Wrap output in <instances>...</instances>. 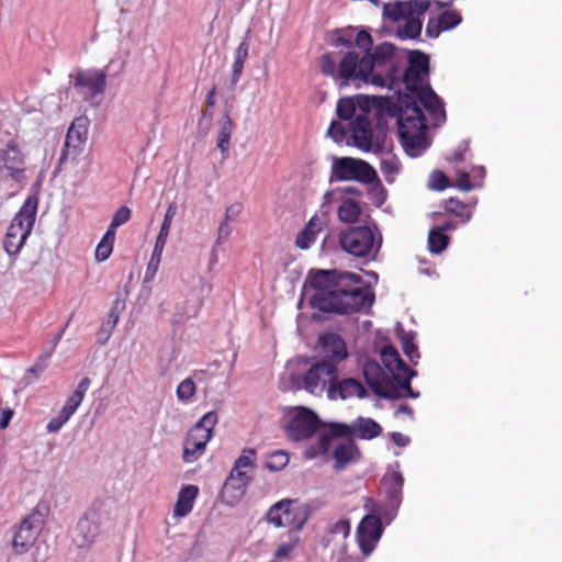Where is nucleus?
I'll use <instances>...</instances> for the list:
<instances>
[{
    "label": "nucleus",
    "mask_w": 562,
    "mask_h": 562,
    "mask_svg": "<svg viewBox=\"0 0 562 562\" xmlns=\"http://www.w3.org/2000/svg\"><path fill=\"white\" fill-rule=\"evenodd\" d=\"M373 102L376 103L380 119L383 114L397 119L401 143L412 157L419 156L429 146L426 135V117L419 103L435 121H446L443 102L428 83L413 93L398 95L396 101H392L390 98L373 97Z\"/></svg>",
    "instance_id": "nucleus-1"
},
{
    "label": "nucleus",
    "mask_w": 562,
    "mask_h": 562,
    "mask_svg": "<svg viewBox=\"0 0 562 562\" xmlns=\"http://www.w3.org/2000/svg\"><path fill=\"white\" fill-rule=\"evenodd\" d=\"M311 286L317 290L312 304L323 312L352 314L371 307L374 293L364 285L361 276L337 270H317L311 278Z\"/></svg>",
    "instance_id": "nucleus-2"
},
{
    "label": "nucleus",
    "mask_w": 562,
    "mask_h": 562,
    "mask_svg": "<svg viewBox=\"0 0 562 562\" xmlns=\"http://www.w3.org/2000/svg\"><path fill=\"white\" fill-rule=\"evenodd\" d=\"M395 46L390 43L378 45L373 53L360 56L355 50L347 52L338 65L340 86L351 82L356 86L371 83L375 87L393 89L397 83L396 66L393 61Z\"/></svg>",
    "instance_id": "nucleus-3"
},
{
    "label": "nucleus",
    "mask_w": 562,
    "mask_h": 562,
    "mask_svg": "<svg viewBox=\"0 0 562 562\" xmlns=\"http://www.w3.org/2000/svg\"><path fill=\"white\" fill-rule=\"evenodd\" d=\"M37 206V196L30 195L13 217L3 240V247L8 255L14 256L22 249L34 226Z\"/></svg>",
    "instance_id": "nucleus-4"
},
{
    "label": "nucleus",
    "mask_w": 562,
    "mask_h": 562,
    "mask_svg": "<svg viewBox=\"0 0 562 562\" xmlns=\"http://www.w3.org/2000/svg\"><path fill=\"white\" fill-rule=\"evenodd\" d=\"M341 248L358 258L374 259L382 245V237L375 240L374 233L368 225L350 227L339 235Z\"/></svg>",
    "instance_id": "nucleus-5"
},
{
    "label": "nucleus",
    "mask_w": 562,
    "mask_h": 562,
    "mask_svg": "<svg viewBox=\"0 0 562 562\" xmlns=\"http://www.w3.org/2000/svg\"><path fill=\"white\" fill-rule=\"evenodd\" d=\"M364 508L368 510V514L361 519L357 528V541L361 552L364 555H369L374 550L383 532L381 516L390 517V515L382 512L381 506L371 497L366 498Z\"/></svg>",
    "instance_id": "nucleus-6"
},
{
    "label": "nucleus",
    "mask_w": 562,
    "mask_h": 562,
    "mask_svg": "<svg viewBox=\"0 0 562 562\" xmlns=\"http://www.w3.org/2000/svg\"><path fill=\"white\" fill-rule=\"evenodd\" d=\"M338 368L326 360L316 361L305 374H292L290 381L293 387H303L311 394H321L334 380H337Z\"/></svg>",
    "instance_id": "nucleus-7"
},
{
    "label": "nucleus",
    "mask_w": 562,
    "mask_h": 562,
    "mask_svg": "<svg viewBox=\"0 0 562 562\" xmlns=\"http://www.w3.org/2000/svg\"><path fill=\"white\" fill-rule=\"evenodd\" d=\"M350 132L353 145L362 151L380 154L384 150L386 130L379 122L373 131L367 113L356 115L350 123Z\"/></svg>",
    "instance_id": "nucleus-8"
},
{
    "label": "nucleus",
    "mask_w": 562,
    "mask_h": 562,
    "mask_svg": "<svg viewBox=\"0 0 562 562\" xmlns=\"http://www.w3.org/2000/svg\"><path fill=\"white\" fill-rule=\"evenodd\" d=\"M216 424L217 414L209 412L188 431L183 443L184 462H194L204 453Z\"/></svg>",
    "instance_id": "nucleus-9"
},
{
    "label": "nucleus",
    "mask_w": 562,
    "mask_h": 562,
    "mask_svg": "<svg viewBox=\"0 0 562 562\" xmlns=\"http://www.w3.org/2000/svg\"><path fill=\"white\" fill-rule=\"evenodd\" d=\"M378 179L374 168L362 159L352 157H334L330 171V181H358L372 183Z\"/></svg>",
    "instance_id": "nucleus-10"
},
{
    "label": "nucleus",
    "mask_w": 562,
    "mask_h": 562,
    "mask_svg": "<svg viewBox=\"0 0 562 562\" xmlns=\"http://www.w3.org/2000/svg\"><path fill=\"white\" fill-rule=\"evenodd\" d=\"M0 175L18 184L26 179V158L13 137L0 147Z\"/></svg>",
    "instance_id": "nucleus-11"
},
{
    "label": "nucleus",
    "mask_w": 562,
    "mask_h": 562,
    "mask_svg": "<svg viewBox=\"0 0 562 562\" xmlns=\"http://www.w3.org/2000/svg\"><path fill=\"white\" fill-rule=\"evenodd\" d=\"M322 422L317 414L303 406L295 407L285 425V432L293 441L310 439L321 428Z\"/></svg>",
    "instance_id": "nucleus-12"
},
{
    "label": "nucleus",
    "mask_w": 562,
    "mask_h": 562,
    "mask_svg": "<svg viewBox=\"0 0 562 562\" xmlns=\"http://www.w3.org/2000/svg\"><path fill=\"white\" fill-rule=\"evenodd\" d=\"M364 379L373 393L382 398L395 400L402 397V393L380 364L367 362L363 367Z\"/></svg>",
    "instance_id": "nucleus-13"
},
{
    "label": "nucleus",
    "mask_w": 562,
    "mask_h": 562,
    "mask_svg": "<svg viewBox=\"0 0 562 562\" xmlns=\"http://www.w3.org/2000/svg\"><path fill=\"white\" fill-rule=\"evenodd\" d=\"M43 524V516L37 510L32 512L21 521L12 540V547L15 553L23 554L32 548Z\"/></svg>",
    "instance_id": "nucleus-14"
},
{
    "label": "nucleus",
    "mask_w": 562,
    "mask_h": 562,
    "mask_svg": "<svg viewBox=\"0 0 562 562\" xmlns=\"http://www.w3.org/2000/svg\"><path fill=\"white\" fill-rule=\"evenodd\" d=\"M428 56L419 50L411 52L408 56V67L403 75V82L408 91L407 93H413L425 88L424 76L428 75Z\"/></svg>",
    "instance_id": "nucleus-15"
},
{
    "label": "nucleus",
    "mask_w": 562,
    "mask_h": 562,
    "mask_svg": "<svg viewBox=\"0 0 562 562\" xmlns=\"http://www.w3.org/2000/svg\"><path fill=\"white\" fill-rule=\"evenodd\" d=\"M404 477L401 472L386 473L381 480V488L385 494V503L381 505L382 512L390 515V519L396 514L402 502ZM380 506V504H378Z\"/></svg>",
    "instance_id": "nucleus-16"
},
{
    "label": "nucleus",
    "mask_w": 562,
    "mask_h": 562,
    "mask_svg": "<svg viewBox=\"0 0 562 562\" xmlns=\"http://www.w3.org/2000/svg\"><path fill=\"white\" fill-rule=\"evenodd\" d=\"M75 88L81 89L83 99L92 100L104 92L106 87V74L103 70L88 69L79 71L75 77Z\"/></svg>",
    "instance_id": "nucleus-17"
},
{
    "label": "nucleus",
    "mask_w": 562,
    "mask_h": 562,
    "mask_svg": "<svg viewBox=\"0 0 562 562\" xmlns=\"http://www.w3.org/2000/svg\"><path fill=\"white\" fill-rule=\"evenodd\" d=\"M293 502L282 499L271 506L267 513V519L276 527H292L295 531L300 530L303 520L296 518V512L292 508Z\"/></svg>",
    "instance_id": "nucleus-18"
},
{
    "label": "nucleus",
    "mask_w": 562,
    "mask_h": 562,
    "mask_svg": "<svg viewBox=\"0 0 562 562\" xmlns=\"http://www.w3.org/2000/svg\"><path fill=\"white\" fill-rule=\"evenodd\" d=\"M428 8L429 2L424 0L395 1L384 4L383 13L390 21L398 22L409 15H422Z\"/></svg>",
    "instance_id": "nucleus-19"
},
{
    "label": "nucleus",
    "mask_w": 562,
    "mask_h": 562,
    "mask_svg": "<svg viewBox=\"0 0 562 562\" xmlns=\"http://www.w3.org/2000/svg\"><path fill=\"white\" fill-rule=\"evenodd\" d=\"M367 396V390L363 384L353 378H345L342 380H334L327 387V397L329 400L340 398L342 401L358 397L363 398Z\"/></svg>",
    "instance_id": "nucleus-20"
},
{
    "label": "nucleus",
    "mask_w": 562,
    "mask_h": 562,
    "mask_svg": "<svg viewBox=\"0 0 562 562\" xmlns=\"http://www.w3.org/2000/svg\"><path fill=\"white\" fill-rule=\"evenodd\" d=\"M318 342L323 355L322 360L333 362L336 367L348 356L346 342L338 334H323L319 336Z\"/></svg>",
    "instance_id": "nucleus-21"
},
{
    "label": "nucleus",
    "mask_w": 562,
    "mask_h": 562,
    "mask_svg": "<svg viewBox=\"0 0 562 562\" xmlns=\"http://www.w3.org/2000/svg\"><path fill=\"white\" fill-rule=\"evenodd\" d=\"M79 121L71 123L67 131L60 162L67 161L69 157L75 159L82 151V146L87 139V128Z\"/></svg>",
    "instance_id": "nucleus-22"
},
{
    "label": "nucleus",
    "mask_w": 562,
    "mask_h": 562,
    "mask_svg": "<svg viewBox=\"0 0 562 562\" xmlns=\"http://www.w3.org/2000/svg\"><path fill=\"white\" fill-rule=\"evenodd\" d=\"M249 480L246 472L233 468L223 485L222 497L228 498L229 503L239 499L244 495Z\"/></svg>",
    "instance_id": "nucleus-23"
},
{
    "label": "nucleus",
    "mask_w": 562,
    "mask_h": 562,
    "mask_svg": "<svg viewBox=\"0 0 562 562\" xmlns=\"http://www.w3.org/2000/svg\"><path fill=\"white\" fill-rule=\"evenodd\" d=\"M462 21V16L458 11L447 10L441 12L437 19H430L426 25V34L436 38L441 32L449 31Z\"/></svg>",
    "instance_id": "nucleus-24"
},
{
    "label": "nucleus",
    "mask_w": 562,
    "mask_h": 562,
    "mask_svg": "<svg viewBox=\"0 0 562 562\" xmlns=\"http://www.w3.org/2000/svg\"><path fill=\"white\" fill-rule=\"evenodd\" d=\"M381 360L394 381L398 379V375L406 374L412 371V369L402 360L397 350L392 346H386L381 350Z\"/></svg>",
    "instance_id": "nucleus-25"
},
{
    "label": "nucleus",
    "mask_w": 562,
    "mask_h": 562,
    "mask_svg": "<svg viewBox=\"0 0 562 562\" xmlns=\"http://www.w3.org/2000/svg\"><path fill=\"white\" fill-rule=\"evenodd\" d=\"M323 225L324 223L318 216H312L297 234L295 246L303 250L308 249L315 243L317 235L322 232Z\"/></svg>",
    "instance_id": "nucleus-26"
},
{
    "label": "nucleus",
    "mask_w": 562,
    "mask_h": 562,
    "mask_svg": "<svg viewBox=\"0 0 562 562\" xmlns=\"http://www.w3.org/2000/svg\"><path fill=\"white\" fill-rule=\"evenodd\" d=\"M76 541L79 547L91 544L100 532V525L88 515L82 517L76 528Z\"/></svg>",
    "instance_id": "nucleus-27"
},
{
    "label": "nucleus",
    "mask_w": 562,
    "mask_h": 562,
    "mask_svg": "<svg viewBox=\"0 0 562 562\" xmlns=\"http://www.w3.org/2000/svg\"><path fill=\"white\" fill-rule=\"evenodd\" d=\"M199 495V487L196 485L183 486L179 494L173 508V515L176 517H186L190 514L193 508L194 501Z\"/></svg>",
    "instance_id": "nucleus-28"
},
{
    "label": "nucleus",
    "mask_w": 562,
    "mask_h": 562,
    "mask_svg": "<svg viewBox=\"0 0 562 562\" xmlns=\"http://www.w3.org/2000/svg\"><path fill=\"white\" fill-rule=\"evenodd\" d=\"M333 457L335 460L334 469L336 471H340V470L345 469L349 462L359 459L360 451H359L357 445L350 440V441L338 445L334 449Z\"/></svg>",
    "instance_id": "nucleus-29"
},
{
    "label": "nucleus",
    "mask_w": 562,
    "mask_h": 562,
    "mask_svg": "<svg viewBox=\"0 0 562 562\" xmlns=\"http://www.w3.org/2000/svg\"><path fill=\"white\" fill-rule=\"evenodd\" d=\"M356 436L359 439L371 440L382 432V427L372 418L358 417L353 423Z\"/></svg>",
    "instance_id": "nucleus-30"
},
{
    "label": "nucleus",
    "mask_w": 562,
    "mask_h": 562,
    "mask_svg": "<svg viewBox=\"0 0 562 562\" xmlns=\"http://www.w3.org/2000/svg\"><path fill=\"white\" fill-rule=\"evenodd\" d=\"M472 205L464 203L457 198H449L445 202V211L458 220V223L465 224L472 217Z\"/></svg>",
    "instance_id": "nucleus-31"
},
{
    "label": "nucleus",
    "mask_w": 562,
    "mask_h": 562,
    "mask_svg": "<svg viewBox=\"0 0 562 562\" xmlns=\"http://www.w3.org/2000/svg\"><path fill=\"white\" fill-rule=\"evenodd\" d=\"M120 318L119 308H117V302L110 308L108 313V318L105 322L102 323L100 326L98 333H97V339L99 345H105L108 340L110 339L112 331L114 330L117 322Z\"/></svg>",
    "instance_id": "nucleus-32"
},
{
    "label": "nucleus",
    "mask_w": 562,
    "mask_h": 562,
    "mask_svg": "<svg viewBox=\"0 0 562 562\" xmlns=\"http://www.w3.org/2000/svg\"><path fill=\"white\" fill-rule=\"evenodd\" d=\"M337 214L341 222L353 224L361 215V207L358 202L351 199H346L339 205Z\"/></svg>",
    "instance_id": "nucleus-33"
},
{
    "label": "nucleus",
    "mask_w": 562,
    "mask_h": 562,
    "mask_svg": "<svg viewBox=\"0 0 562 562\" xmlns=\"http://www.w3.org/2000/svg\"><path fill=\"white\" fill-rule=\"evenodd\" d=\"M114 240L115 235L106 231L95 248L94 256L98 262H103L110 258L113 251Z\"/></svg>",
    "instance_id": "nucleus-34"
},
{
    "label": "nucleus",
    "mask_w": 562,
    "mask_h": 562,
    "mask_svg": "<svg viewBox=\"0 0 562 562\" xmlns=\"http://www.w3.org/2000/svg\"><path fill=\"white\" fill-rule=\"evenodd\" d=\"M405 23L398 29L397 33L401 38H416L422 32V21L419 15H409L406 18Z\"/></svg>",
    "instance_id": "nucleus-35"
},
{
    "label": "nucleus",
    "mask_w": 562,
    "mask_h": 562,
    "mask_svg": "<svg viewBox=\"0 0 562 562\" xmlns=\"http://www.w3.org/2000/svg\"><path fill=\"white\" fill-rule=\"evenodd\" d=\"M449 241V236L436 227H434L428 234V248L432 254H441L448 247Z\"/></svg>",
    "instance_id": "nucleus-36"
},
{
    "label": "nucleus",
    "mask_w": 562,
    "mask_h": 562,
    "mask_svg": "<svg viewBox=\"0 0 562 562\" xmlns=\"http://www.w3.org/2000/svg\"><path fill=\"white\" fill-rule=\"evenodd\" d=\"M176 212H177L176 204L175 203H170L169 206L167 207V211H166L162 224H161L159 233L157 235V238H156V241H155L156 245H161L164 247L166 246V243H167V239H168V235H169V232H170V227H171V223H172V220H173V217L176 215Z\"/></svg>",
    "instance_id": "nucleus-37"
},
{
    "label": "nucleus",
    "mask_w": 562,
    "mask_h": 562,
    "mask_svg": "<svg viewBox=\"0 0 562 562\" xmlns=\"http://www.w3.org/2000/svg\"><path fill=\"white\" fill-rule=\"evenodd\" d=\"M329 447H330V436L321 435L316 443L308 446L304 450L303 456L307 460H313L319 456L327 454Z\"/></svg>",
    "instance_id": "nucleus-38"
},
{
    "label": "nucleus",
    "mask_w": 562,
    "mask_h": 562,
    "mask_svg": "<svg viewBox=\"0 0 562 562\" xmlns=\"http://www.w3.org/2000/svg\"><path fill=\"white\" fill-rule=\"evenodd\" d=\"M289 454L283 450L271 452L266 459V467L271 471H281L289 463Z\"/></svg>",
    "instance_id": "nucleus-39"
},
{
    "label": "nucleus",
    "mask_w": 562,
    "mask_h": 562,
    "mask_svg": "<svg viewBox=\"0 0 562 562\" xmlns=\"http://www.w3.org/2000/svg\"><path fill=\"white\" fill-rule=\"evenodd\" d=\"M416 375V371L412 370L406 374L398 375V379L395 380V385L398 387L400 392L402 393V396L416 398L419 396L418 392H415L412 389L411 380L413 376Z\"/></svg>",
    "instance_id": "nucleus-40"
},
{
    "label": "nucleus",
    "mask_w": 562,
    "mask_h": 562,
    "mask_svg": "<svg viewBox=\"0 0 562 562\" xmlns=\"http://www.w3.org/2000/svg\"><path fill=\"white\" fill-rule=\"evenodd\" d=\"M401 341H402L403 352L406 355V357L409 359L411 362L416 364L420 355H419L417 346L414 344L413 334L404 333L401 336Z\"/></svg>",
    "instance_id": "nucleus-41"
},
{
    "label": "nucleus",
    "mask_w": 562,
    "mask_h": 562,
    "mask_svg": "<svg viewBox=\"0 0 562 562\" xmlns=\"http://www.w3.org/2000/svg\"><path fill=\"white\" fill-rule=\"evenodd\" d=\"M196 392V385L191 378H187L181 381L177 387L176 394L179 401H190Z\"/></svg>",
    "instance_id": "nucleus-42"
},
{
    "label": "nucleus",
    "mask_w": 562,
    "mask_h": 562,
    "mask_svg": "<svg viewBox=\"0 0 562 562\" xmlns=\"http://www.w3.org/2000/svg\"><path fill=\"white\" fill-rule=\"evenodd\" d=\"M131 218V210L130 207L123 205L121 207H119L113 217H112V221L108 227V232H112V234L116 235V228L123 224H125L126 222H128Z\"/></svg>",
    "instance_id": "nucleus-43"
},
{
    "label": "nucleus",
    "mask_w": 562,
    "mask_h": 562,
    "mask_svg": "<svg viewBox=\"0 0 562 562\" xmlns=\"http://www.w3.org/2000/svg\"><path fill=\"white\" fill-rule=\"evenodd\" d=\"M164 248H165L164 246L155 244L154 250L151 252V257L149 259V262H148L147 269H146V279L147 280L154 278V276L156 274V272L159 268L160 261H161Z\"/></svg>",
    "instance_id": "nucleus-44"
},
{
    "label": "nucleus",
    "mask_w": 562,
    "mask_h": 562,
    "mask_svg": "<svg viewBox=\"0 0 562 562\" xmlns=\"http://www.w3.org/2000/svg\"><path fill=\"white\" fill-rule=\"evenodd\" d=\"M337 115L341 120H350L355 115L356 104L350 98L340 99L336 109Z\"/></svg>",
    "instance_id": "nucleus-45"
},
{
    "label": "nucleus",
    "mask_w": 562,
    "mask_h": 562,
    "mask_svg": "<svg viewBox=\"0 0 562 562\" xmlns=\"http://www.w3.org/2000/svg\"><path fill=\"white\" fill-rule=\"evenodd\" d=\"M329 434H326L327 436H330L331 438H340V437H350L353 436L355 428L352 425H347L344 423H331L328 426Z\"/></svg>",
    "instance_id": "nucleus-46"
},
{
    "label": "nucleus",
    "mask_w": 562,
    "mask_h": 562,
    "mask_svg": "<svg viewBox=\"0 0 562 562\" xmlns=\"http://www.w3.org/2000/svg\"><path fill=\"white\" fill-rule=\"evenodd\" d=\"M72 415L64 408L60 409L57 416L53 417L46 425L48 432H57L69 420Z\"/></svg>",
    "instance_id": "nucleus-47"
},
{
    "label": "nucleus",
    "mask_w": 562,
    "mask_h": 562,
    "mask_svg": "<svg viewBox=\"0 0 562 562\" xmlns=\"http://www.w3.org/2000/svg\"><path fill=\"white\" fill-rule=\"evenodd\" d=\"M321 69L322 72L326 76H331L336 78V80L339 81L338 85H340V79L338 78V68L336 69V63L334 61L330 54H324L321 58ZM339 88H342L339 86Z\"/></svg>",
    "instance_id": "nucleus-48"
},
{
    "label": "nucleus",
    "mask_w": 562,
    "mask_h": 562,
    "mask_svg": "<svg viewBox=\"0 0 562 562\" xmlns=\"http://www.w3.org/2000/svg\"><path fill=\"white\" fill-rule=\"evenodd\" d=\"M255 457H256L255 449H251V448L244 449L243 453L235 461V464L233 468L238 469V470H243L244 468H252L255 465Z\"/></svg>",
    "instance_id": "nucleus-49"
},
{
    "label": "nucleus",
    "mask_w": 562,
    "mask_h": 562,
    "mask_svg": "<svg viewBox=\"0 0 562 562\" xmlns=\"http://www.w3.org/2000/svg\"><path fill=\"white\" fill-rule=\"evenodd\" d=\"M454 186L462 191H471L474 188L481 187V181L472 182L468 172L460 171L456 177Z\"/></svg>",
    "instance_id": "nucleus-50"
},
{
    "label": "nucleus",
    "mask_w": 562,
    "mask_h": 562,
    "mask_svg": "<svg viewBox=\"0 0 562 562\" xmlns=\"http://www.w3.org/2000/svg\"><path fill=\"white\" fill-rule=\"evenodd\" d=\"M355 43L364 53L363 55H368L372 49V36L367 31L358 32Z\"/></svg>",
    "instance_id": "nucleus-51"
},
{
    "label": "nucleus",
    "mask_w": 562,
    "mask_h": 562,
    "mask_svg": "<svg viewBox=\"0 0 562 562\" xmlns=\"http://www.w3.org/2000/svg\"><path fill=\"white\" fill-rule=\"evenodd\" d=\"M450 186L449 178L439 170L431 173L430 187L435 190L441 191Z\"/></svg>",
    "instance_id": "nucleus-52"
},
{
    "label": "nucleus",
    "mask_w": 562,
    "mask_h": 562,
    "mask_svg": "<svg viewBox=\"0 0 562 562\" xmlns=\"http://www.w3.org/2000/svg\"><path fill=\"white\" fill-rule=\"evenodd\" d=\"M299 542L297 537L289 542L280 543L274 552L276 559H288Z\"/></svg>",
    "instance_id": "nucleus-53"
},
{
    "label": "nucleus",
    "mask_w": 562,
    "mask_h": 562,
    "mask_svg": "<svg viewBox=\"0 0 562 562\" xmlns=\"http://www.w3.org/2000/svg\"><path fill=\"white\" fill-rule=\"evenodd\" d=\"M327 134L336 142L341 143L346 137V130L344 125L337 121H333Z\"/></svg>",
    "instance_id": "nucleus-54"
},
{
    "label": "nucleus",
    "mask_w": 562,
    "mask_h": 562,
    "mask_svg": "<svg viewBox=\"0 0 562 562\" xmlns=\"http://www.w3.org/2000/svg\"><path fill=\"white\" fill-rule=\"evenodd\" d=\"M231 137V135L218 131L216 146L221 150L223 158L228 156Z\"/></svg>",
    "instance_id": "nucleus-55"
},
{
    "label": "nucleus",
    "mask_w": 562,
    "mask_h": 562,
    "mask_svg": "<svg viewBox=\"0 0 562 562\" xmlns=\"http://www.w3.org/2000/svg\"><path fill=\"white\" fill-rule=\"evenodd\" d=\"M333 535H341L342 539H346L350 533V522L348 519L338 520L330 529Z\"/></svg>",
    "instance_id": "nucleus-56"
},
{
    "label": "nucleus",
    "mask_w": 562,
    "mask_h": 562,
    "mask_svg": "<svg viewBox=\"0 0 562 562\" xmlns=\"http://www.w3.org/2000/svg\"><path fill=\"white\" fill-rule=\"evenodd\" d=\"M218 131L224 132L232 136L233 132V122L228 114V112L223 113V115L218 119Z\"/></svg>",
    "instance_id": "nucleus-57"
},
{
    "label": "nucleus",
    "mask_w": 562,
    "mask_h": 562,
    "mask_svg": "<svg viewBox=\"0 0 562 562\" xmlns=\"http://www.w3.org/2000/svg\"><path fill=\"white\" fill-rule=\"evenodd\" d=\"M82 401L83 398L81 396H79L76 393H72L63 408L67 411L69 414L74 415Z\"/></svg>",
    "instance_id": "nucleus-58"
},
{
    "label": "nucleus",
    "mask_w": 562,
    "mask_h": 562,
    "mask_svg": "<svg viewBox=\"0 0 562 562\" xmlns=\"http://www.w3.org/2000/svg\"><path fill=\"white\" fill-rule=\"evenodd\" d=\"M248 52H249L248 41L244 40L243 42H240V44L238 45V47L235 50V59L234 60L245 63L246 59L248 58Z\"/></svg>",
    "instance_id": "nucleus-59"
},
{
    "label": "nucleus",
    "mask_w": 562,
    "mask_h": 562,
    "mask_svg": "<svg viewBox=\"0 0 562 562\" xmlns=\"http://www.w3.org/2000/svg\"><path fill=\"white\" fill-rule=\"evenodd\" d=\"M60 338H61V333H59V334L55 337V339H54V344H53V347H52L48 351H44L43 353H41V355L37 357V359H36V361H35V362H37V363H44V368H46V366H47V361H48V359L52 357V355H53V352H54V349H55V347L57 346V344L59 342Z\"/></svg>",
    "instance_id": "nucleus-60"
},
{
    "label": "nucleus",
    "mask_w": 562,
    "mask_h": 562,
    "mask_svg": "<svg viewBox=\"0 0 562 562\" xmlns=\"http://www.w3.org/2000/svg\"><path fill=\"white\" fill-rule=\"evenodd\" d=\"M232 233V229L228 225V220H225L224 222L221 223L218 229H217V243H222L224 240H226L228 238V236L231 235Z\"/></svg>",
    "instance_id": "nucleus-61"
},
{
    "label": "nucleus",
    "mask_w": 562,
    "mask_h": 562,
    "mask_svg": "<svg viewBox=\"0 0 562 562\" xmlns=\"http://www.w3.org/2000/svg\"><path fill=\"white\" fill-rule=\"evenodd\" d=\"M244 64L245 63L234 60L233 66H232V68H233L232 86L237 85V82L239 81L241 74H243Z\"/></svg>",
    "instance_id": "nucleus-62"
},
{
    "label": "nucleus",
    "mask_w": 562,
    "mask_h": 562,
    "mask_svg": "<svg viewBox=\"0 0 562 562\" xmlns=\"http://www.w3.org/2000/svg\"><path fill=\"white\" fill-rule=\"evenodd\" d=\"M91 381L89 378L85 376L80 380L78 383L76 390L74 393L78 394L82 398L85 397V394L87 393L88 389L90 387Z\"/></svg>",
    "instance_id": "nucleus-63"
},
{
    "label": "nucleus",
    "mask_w": 562,
    "mask_h": 562,
    "mask_svg": "<svg viewBox=\"0 0 562 562\" xmlns=\"http://www.w3.org/2000/svg\"><path fill=\"white\" fill-rule=\"evenodd\" d=\"M391 440L398 447H405L409 442V438L401 432H392Z\"/></svg>",
    "instance_id": "nucleus-64"
}]
</instances>
